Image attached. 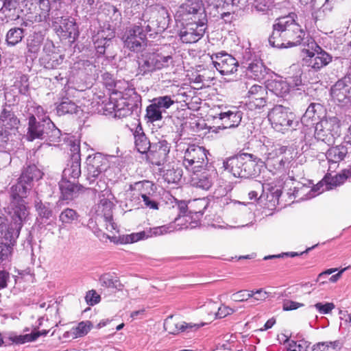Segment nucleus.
<instances>
[{
  "instance_id": "obj_59",
  "label": "nucleus",
  "mask_w": 351,
  "mask_h": 351,
  "mask_svg": "<svg viewBox=\"0 0 351 351\" xmlns=\"http://www.w3.org/2000/svg\"><path fill=\"white\" fill-rule=\"evenodd\" d=\"M14 133L3 130V128H0V148H5L8 141L11 139L12 136Z\"/></svg>"
},
{
  "instance_id": "obj_10",
  "label": "nucleus",
  "mask_w": 351,
  "mask_h": 351,
  "mask_svg": "<svg viewBox=\"0 0 351 351\" xmlns=\"http://www.w3.org/2000/svg\"><path fill=\"white\" fill-rule=\"evenodd\" d=\"M132 104L123 96L121 91H113L104 104V110L107 114H113L114 117L123 118L132 114Z\"/></svg>"
},
{
  "instance_id": "obj_16",
  "label": "nucleus",
  "mask_w": 351,
  "mask_h": 351,
  "mask_svg": "<svg viewBox=\"0 0 351 351\" xmlns=\"http://www.w3.org/2000/svg\"><path fill=\"white\" fill-rule=\"evenodd\" d=\"M87 178L90 182H93L99 175L106 171L109 167V163L104 156L101 154H95L93 157L87 158Z\"/></svg>"
},
{
  "instance_id": "obj_35",
  "label": "nucleus",
  "mask_w": 351,
  "mask_h": 351,
  "mask_svg": "<svg viewBox=\"0 0 351 351\" xmlns=\"http://www.w3.org/2000/svg\"><path fill=\"white\" fill-rule=\"evenodd\" d=\"M177 209L179 210L178 217L174 220V223H177V226H182L183 228H188L191 223L187 224L192 217L187 215L189 213V203L180 202L178 204Z\"/></svg>"
},
{
  "instance_id": "obj_29",
  "label": "nucleus",
  "mask_w": 351,
  "mask_h": 351,
  "mask_svg": "<svg viewBox=\"0 0 351 351\" xmlns=\"http://www.w3.org/2000/svg\"><path fill=\"white\" fill-rule=\"evenodd\" d=\"M155 12H157L155 15L156 21L157 22V29L155 31V34L163 32L167 27L169 23V15L167 10L161 5H155Z\"/></svg>"
},
{
  "instance_id": "obj_42",
  "label": "nucleus",
  "mask_w": 351,
  "mask_h": 351,
  "mask_svg": "<svg viewBox=\"0 0 351 351\" xmlns=\"http://www.w3.org/2000/svg\"><path fill=\"white\" fill-rule=\"evenodd\" d=\"M208 202L204 199H195L189 202V213L194 214L196 218L202 215L204 210L206 208Z\"/></svg>"
},
{
  "instance_id": "obj_40",
  "label": "nucleus",
  "mask_w": 351,
  "mask_h": 351,
  "mask_svg": "<svg viewBox=\"0 0 351 351\" xmlns=\"http://www.w3.org/2000/svg\"><path fill=\"white\" fill-rule=\"evenodd\" d=\"M80 110V107L69 99H64L57 106V113L59 115L73 113L77 114Z\"/></svg>"
},
{
  "instance_id": "obj_14",
  "label": "nucleus",
  "mask_w": 351,
  "mask_h": 351,
  "mask_svg": "<svg viewBox=\"0 0 351 351\" xmlns=\"http://www.w3.org/2000/svg\"><path fill=\"white\" fill-rule=\"evenodd\" d=\"M124 46L133 51H139L145 45V34L139 26L128 29L123 37Z\"/></svg>"
},
{
  "instance_id": "obj_39",
  "label": "nucleus",
  "mask_w": 351,
  "mask_h": 351,
  "mask_svg": "<svg viewBox=\"0 0 351 351\" xmlns=\"http://www.w3.org/2000/svg\"><path fill=\"white\" fill-rule=\"evenodd\" d=\"M194 173L191 178V184L197 188L202 189L204 190H208L213 184V181L206 172L200 175Z\"/></svg>"
},
{
  "instance_id": "obj_22",
  "label": "nucleus",
  "mask_w": 351,
  "mask_h": 351,
  "mask_svg": "<svg viewBox=\"0 0 351 351\" xmlns=\"http://www.w3.org/2000/svg\"><path fill=\"white\" fill-rule=\"evenodd\" d=\"M336 0H312V16L315 20L324 17L330 12Z\"/></svg>"
},
{
  "instance_id": "obj_38",
  "label": "nucleus",
  "mask_w": 351,
  "mask_h": 351,
  "mask_svg": "<svg viewBox=\"0 0 351 351\" xmlns=\"http://www.w3.org/2000/svg\"><path fill=\"white\" fill-rule=\"evenodd\" d=\"M152 228L151 227L145 228L139 232H134L123 236L122 242L124 243H133L139 241L145 240L152 237Z\"/></svg>"
},
{
  "instance_id": "obj_45",
  "label": "nucleus",
  "mask_w": 351,
  "mask_h": 351,
  "mask_svg": "<svg viewBox=\"0 0 351 351\" xmlns=\"http://www.w3.org/2000/svg\"><path fill=\"white\" fill-rule=\"evenodd\" d=\"M23 36V29L19 27H14L8 32L6 35V41L9 45L14 46L21 41Z\"/></svg>"
},
{
  "instance_id": "obj_43",
  "label": "nucleus",
  "mask_w": 351,
  "mask_h": 351,
  "mask_svg": "<svg viewBox=\"0 0 351 351\" xmlns=\"http://www.w3.org/2000/svg\"><path fill=\"white\" fill-rule=\"evenodd\" d=\"M99 282L102 287L121 290L123 285L117 277L110 274H104L99 278Z\"/></svg>"
},
{
  "instance_id": "obj_23",
  "label": "nucleus",
  "mask_w": 351,
  "mask_h": 351,
  "mask_svg": "<svg viewBox=\"0 0 351 351\" xmlns=\"http://www.w3.org/2000/svg\"><path fill=\"white\" fill-rule=\"evenodd\" d=\"M59 187L64 199H72L77 197L81 190V186L74 181L63 178L59 182Z\"/></svg>"
},
{
  "instance_id": "obj_50",
  "label": "nucleus",
  "mask_w": 351,
  "mask_h": 351,
  "mask_svg": "<svg viewBox=\"0 0 351 351\" xmlns=\"http://www.w3.org/2000/svg\"><path fill=\"white\" fill-rule=\"evenodd\" d=\"M177 223H171L167 225L159 226L158 227H155V236L157 235H163L165 234L173 232L175 230L182 229V226L177 227Z\"/></svg>"
},
{
  "instance_id": "obj_49",
  "label": "nucleus",
  "mask_w": 351,
  "mask_h": 351,
  "mask_svg": "<svg viewBox=\"0 0 351 351\" xmlns=\"http://www.w3.org/2000/svg\"><path fill=\"white\" fill-rule=\"evenodd\" d=\"M77 214L75 210L66 208L64 210L60 215V221H61L64 223H71L73 221L77 219Z\"/></svg>"
},
{
  "instance_id": "obj_34",
  "label": "nucleus",
  "mask_w": 351,
  "mask_h": 351,
  "mask_svg": "<svg viewBox=\"0 0 351 351\" xmlns=\"http://www.w3.org/2000/svg\"><path fill=\"white\" fill-rule=\"evenodd\" d=\"M134 136L137 150L141 154L147 153L150 149L151 143L143 132L141 127L138 126L136 128L134 133Z\"/></svg>"
},
{
  "instance_id": "obj_3",
  "label": "nucleus",
  "mask_w": 351,
  "mask_h": 351,
  "mask_svg": "<svg viewBox=\"0 0 351 351\" xmlns=\"http://www.w3.org/2000/svg\"><path fill=\"white\" fill-rule=\"evenodd\" d=\"M263 146L266 152L263 155L264 164L273 175L284 174L291 167L292 162L297 152L291 148L279 144H274L269 138H265Z\"/></svg>"
},
{
  "instance_id": "obj_46",
  "label": "nucleus",
  "mask_w": 351,
  "mask_h": 351,
  "mask_svg": "<svg viewBox=\"0 0 351 351\" xmlns=\"http://www.w3.org/2000/svg\"><path fill=\"white\" fill-rule=\"evenodd\" d=\"M182 322H177L173 319L172 316L169 317L165 319L164 323V328L170 334H178L182 332Z\"/></svg>"
},
{
  "instance_id": "obj_7",
  "label": "nucleus",
  "mask_w": 351,
  "mask_h": 351,
  "mask_svg": "<svg viewBox=\"0 0 351 351\" xmlns=\"http://www.w3.org/2000/svg\"><path fill=\"white\" fill-rule=\"evenodd\" d=\"M340 134V121L337 117H325L316 123L315 138L324 142L328 145L334 144Z\"/></svg>"
},
{
  "instance_id": "obj_9",
  "label": "nucleus",
  "mask_w": 351,
  "mask_h": 351,
  "mask_svg": "<svg viewBox=\"0 0 351 351\" xmlns=\"http://www.w3.org/2000/svg\"><path fill=\"white\" fill-rule=\"evenodd\" d=\"M307 47L308 49H304V51L306 53L304 62L307 66L315 71H318L331 62L332 57L324 51L313 39H308Z\"/></svg>"
},
{
  "instance_id": "obj_12",
  "label": "nucleus",
  "mask_w": 351,
  "mask_h": 351,
  "mask_svg": "<svg viewBox=\"0 0 351 351\" xmlns=\"http://www.w3.org/2000/svg\"><path fill=\"white\" fill-rule=\"evenodd\" d=\"M214 67L223 75H230L237 71L238 61L230 54L224 51L210 56Z\"/></svg>"
},
{
  "instance_id": "obj_27",
  "label": "nucleus",
  "mask_w": 351,
  "mask_h": 351,
  "mask_svg": "<svg viewBox=\"0 0 351 351\" xmlns=\"http://www.w3.org/2000/svg\"><path fill=\"white\" fill-rule=\"evenodd\" d=\"M0 123L3 130H9L14 134L19 121L13 112L4 108L0 114Z\"/></svg>"
},
{
  "instance_id": "obj_5",
  "label": "nucleus",
  "mask_w": 351,
  "mask_h": 351,
  "mask_svg": "<svg viewBox=\"0 0 351 351\" xmlns=\"http://www.w3.org/2000/svg\"><path fill=\"white\" fill-rule=\"evenodd\" d=\"M60 135V130L56 127L49 117L42 118V121H37L34 115L29 117L27 134L28 141H32L36 138L45 139L50 144L56 142Z\"/></svg>"
},
{
  "instance_id": "obj_6",
  "label": "nucleus",
  "mask_w": 351,
  "mask_h": 351,
  "mask_svg": "<svg viewBox=\"0 0 351 351\" xmlns=\"http://www.w3.org/2000/svg\"><path fill=\"white\" fill-rule=\"evenodd\" d=\"M268 119L272 128L282 133L295 130L298 125L295 115L281 105L274 106L269 111Z\"/></svg>"
},
{
  "instance_id": "obj_44",
  "label": "nucleus",
  "mask_w": 351,
  "mask_h": 351,
  "mask_svg": "<svg viewBox=\"0 0 351 351\" xmlns=\"http://www.w3.org/2000/svg\"><path fill=\"white\" fill-rule=\"evenodd\" d=\"M349 177V175L347 174L346 170L343 171L342 174H337L333 177H328L327 176L324 177V182L326 183V189L327 190L332 189L335 187L340 186L346 180V179Z\"/></svg>"
},
{
  "instance_id": "obj_1",
  "label": "nucleus",
  "mask_w": 351,
  "mask_h": 351,
  "mask_svg": "<svg viewBox=\"0 0 351 351\" xmlns=\"http://www.w3.org/2000/svg\"><path fill=\"white\" fill-rule=\"evenodd\" d=\"M29 172L34 173V178H42L43 176V173L36 165H29L23 171L18 182L11 187V210L9 213L11 221L15 226V230L12 232L11 236H9L10 238H16L20 234L23 223L26 221L29 215L27 207L23 200V198L27 197V191L32 189L31 186L25 182L29 180L28 179H30L28 175Z\"/></svg>"
},
{
  "instance_id": "obj_47",
  "label": "nucleus",
  "mask_w": 351,
  "mask_h": 351,
  "mask_svg": "<svg viewBox=\"0 0 351 351\" xmlns=\"http://www.w3.org/2000/svg\"><path fill=\"white\" fill-rule=\"evenodd\" d=\"M171 65H173V59L171 56L155 53V70L167 68Z\"/></svg>"
},
{
  "instance_id": "obj_55",
  "label": "nucleus",
  "mask_w": 351,
  "mask_h": 351,
  "mask_svg": "<svg viewBox=\"0 0 351 351\" xmlns=\"http://www.w3.org/2000/svg\"><path fill=\"white\" fill-rule=\"evenodd\" d=\"M81 173L80 165L79 163H73L70 168L66 169L63 171L64 178L71 176L73 180L77 178Z\"/></svg>"
},
{
  "instance_id": "obj_20",
  "label": "nucleus",
  "mask_w": 351,
  "mask_h": 351,
  "mask_svg": "<svg viewBox=\"0 0 351 351\" xmlns=\"http://www.w3.org/2000/svg\"><path fill=\"white\" fill-rule=\"evenodd\" d=\"M169 151L170 147L166 141H160L155 143V166L157 167V169L155 168V171L162 172L161 166L169 162Z\"/></svg>"
},
{
  "instance_id": "obj_19",
  "label": "nucleus",
  "mask_w": 351,
  "mask_h": 351,
  "mask_svg": "<svg viewBox=\"0 0 351 351\" xmlns=\"http://www.w3.org/2000/svg\"><path fill=\"white\" fill-rule=\"evenodd\" d=\"M114 37V32L110 28L101 29L93 37V43L97 52L100 54H104L105 49L108 47L111 40Z\"/></svg>"
},
{
  "instance_id": "obj_37",
  "label": "nucleus",
  "mask_w": 351,
  "mask_h": 351,
  "mask_svg": "<svg viewBox=\"0 0 351 351\" xmlns=\"http://www.w3.org/2000/svg\"><path fill=\"white\" fill-rule=\"evenodd\" d=\"M53 26L57 32L71 35L75 31V24L69 18L57 17L53 21Z\"/></svg>"
},
{
  "instance_id": "obj_51",
  "label": "nucleus",
  "mask_w": 351,
  "mask_h": 351,
  "mask_svg": "<svg viewBox=\"0 0 351 351\" xmlns=\"http://www.w3.org/2000/svg\"><path fill=\"white\" fill-rule=\"evenodd\" d=\"M206 9L209 10L210 14L217 12L219 10H223L225 7V0H206Z\"/></svg>"
},
{
  "instance_id": "obj_31",
  "label": "nucleus",
  "mask_w": 351,
  "mask_h": 351,
  "mask_svg": "<svg viewBox=\"0 0 351 351\" xmlns=\"http://www.w3.org/2000/svg\"><path fill=\"white\" fill-rule=\"evenodd\" d=\"M204 10L202 0H186L179 8L178 13H179L180 16H184L188 14H197Z\"/></svg>"
},
{
  "instance_id": "obj_48",
  "label": "nucleus",
  "mask_w": 351,
  "mask_h": 351,
  "mask_svg": "<svg viewBox=\"0 0 351 351\" xmlns=\"http://www.w3.org/2000/svg\"><path fill=\"white\" fill-rule=\"evenodd\" d=\"M285 342L288 343L287 351H306L308 343L304 340L295 341L286 338Z\"/></svg>"
},
{
  "instance_id": "obj_13",
  "label": "nucleus",
  "mask_w": 351,
  "mask_h": 351,
  "mask_svg": "<svg viewBox=\"0 0 351 351\" xmlns=\"http://www.w3.org/2000/svg\"><path fill=\"white\" fill-rule=\"evenodd\" d=\"M330 95L335 102L346 105L351 103V74L339 80L331 88Z\"/></svg>"
},
{
  "instance_id": "obj_61",
  "label": "nucleus",
  "mask_w": 351,
  "mask_h": 351,
  "mask_svg": "<svg viewBox=\"0 0 351 351\" xmlns=\"http://www.w3.org/2000/svg\"><path fill=\"white\" fill-rule=\"evenodd\" d=\"M253 6L259 12H265L272 3L271 0H254Z\"/></svg>"
},
{
  "instance_id": "obj_21",
  "label": "nucleus",
  "mask_w": 351,
  "mask_h": 351,
  "mask_svg": "<svg viewBox=\"0 0 351 351\" xmlns=\"http://www.w3.org/2000/svg\"><path fill=\"white\" fill-rule=\"evenodd\" d=\"M161 167L162 168V172L156 171L155 173H157L165 182L177 183L180 180L182 175V170L178 168L176 169L171 162L162 165ZM160 179V178H158V181Z\"/></svg>"
},
{
  "instance_id": "obj_58",
  "label": "nucleus",
  "mask_w": 351,
  "mask_h": 351,
  "mask_svg": "<svg viewBox=\"0 0 351 351\" xmlns=\"http://www.w3.org/2000/svg\"><path fill=\"white\" fill-rule=\"evenodd\" d=\"M312 351H337L335 343H319L315 345Z\"/></svg>"
},
{
  "instance_id": "obj_63",
  "label": "nucleus",
  "mask_w": 351,
  "mask_h": 351,
  "mask_svg": "<svg viewBox=\"0 0 351 351\" xmlns=\"http://www.w3.org/2000/svg\"><path fill=\"white\" fill-rule=\"evenodd\" d=\"M234 313V310L226 306H221L218 308L217 312H215L214 315L217 318H223L226 316Z\"/></svg>"
},
{
  "instance_id": "obj_56",
  "label": "nucleus",
  "mask_w": 351,
  "mask_h": 351,
  "mask_svg": "<svg viewBox=\"0 0 351 351\" xmlns=\"http://www.w3.org/2000/svg\"><path fill=\"white\" fill-rule=\"evenodd\" d=\"M35 207L40 217L49 219L51 215V211L45 205L43 204L40 201H35Z\"/></svg>"
},
{
  "instance_id": "obj_32",
  "label": "nucleus",
  "mask_w": 351,
  "mask_h": 351,
  "mask_svg": "<svg viewBox=\"0 0 351 351\" xmlns=\"http://www.w3.org/2000/svg\"><path fill=\"white\" fill-rule=\"evenodd\" d=\"M50 10L51 6L49 0H39L35 15L29 20L32 23L45 22L49 19Z\"/></svg>"
},
{
  "instance_id": "obj_18",
  "label": "nucleus",
  "mask_w": 351,
  "mask_h": 351,
  "mask_svg": "<svg viewBox=\"0 0 351 351\" xmlns=\"http://www.w3.org/2000/svg\"><path fill=\"white\" fill-rule=\"evenodd\" d=\"M243 112L236 106H232L230 109L221 112L218 118L221 122L223 129L235 128L241 121Z\"/></svg>"
},
{
  "instance_id": "obj_25",
  "label": "nucleus",
  "mask_w": 351,
  "mask_h": 351,
  "mask_svg": "<svg viewBox=\"0 0 351 351\" xmlns=\"http://www.w3.org/2000/svg\"><path fill=\"white\" fill-rule=\"evenodd\" d=\"M93 328V324L89 321H82L69 330L65 332L63 337L68 339L80 338L86 335Z\"/></svg>"
},
{
  "instance_id": "obj_54",
  "label": "nucleus",
  "mask_w": 351,
  "mask_h": 351,
  "mask_svg": "<svg viewBox=\"0 0 351 351\" xmlns=\"http://www.w3.org/2000/svg\"><path fill=\"white\" fill-rule=\"evenodd\" d=\"M254 296V293H252V291H246L241 290L237 293H233L231 295V299L235 302H244L247 301L248 299L252 298Z\"/></svg>"
},
{
  "instance_id": "obj_8",
  "label": "nucleus",
  "mask_w": 351,
  "mask_h": 351,
  "mask_svg": "<svg viewBox=\"0 0 351 351\" xmlns=\"http://www.w3.org/2000/svg\"><path fill=\"white\" fill-rule=\"evenodd\" d=\"M207 162V150L203 147L191 145L184 152L182 165L189 172L199 171Z\"/></svg>"
},
{
  "instance_id": "obj_11",
  "label": "nucleus",
  "mask_w": 351,
  "mask_h": 351,
  "mask_svg": "<svg viewBox=\"0 0 351 351\" xmlns=\"http://www.w3.org/2000/svg\"><path fill=\"white\" fill-rule=\"evenodd\" d=\"M7 221L4 214L0 210V261L7 258L11 254L12 246L19 236L18 234L16 238H10L9 236L15 230V226L12 221L8 226Z\"/></svg>"
},
{
  "instance_id": "obj_15",
  "label": "nucleus",
  "mask_w": 351,
  "mask_h": 351,
  "mask_svg": "<svg viewBox=\"0 0 351 351\" xmlns=\"http://www.w3.org/2000/svg\"><path fill=\"white\" fill-rule=\"evenodd\" d=\"M267 87L254 84L247 92L246 106L249 110L260 109L266 104Z\"/></svg>"
},
{
  "instance_id": "obj_24",
  "label": "nucleus",
  "mask_w": 351,
  "mask_h": 351,
  "mask_svg": "<svg viewBox=\"0 0 351 351\" xmlns=\"http://www.w3.org/2000/svg\"><path fill=\"white\" fill-rule=\"evenodd\" d=\"M348 154V149L344 145H339L331 147L328 149L326 154L330 165L329 168H335L336 164L343 160Z\"/></svg>"
},
{
  "instance_id": "obj_52",
  "label": "nucleus",
  "mask_w": 351,
  "mask_h": 351,
  "mask_svg": "<svg viewBox=\"0 0 351 351\" xmlns=\"http://www.w3.org/2000/svg\"><path fill=\"white\" fill-rule=\"evenodd\" d=\"M325 190H327L326 189V183L324 182V178L318 182L315 186H314L308 193L306 195V197H305L306 199L313 198L317 195L322 193Z\"/></svg>"
},
{
  "instance_id": "obj_41",
  "label": "nucleus",
  "mask_w": 351,
  "mask_h": 351,
  "mask_svg": "<svg viewBox=\"0 0 351 351\" xmlns=\"http://www.w3.org/2000/svg\"><path fill=\"white\" fill-rule=\"evenodd\" d=\"M248 74L256 80L263 79L266 73L265 68L263 63L258 60H254L248 64Z\"/></svg>"
},
{
  "instance_id": "obj_17",
  "label": "nucleus",
  "mask_w": 351,
  "mask_h": 351,
  "mask_svg": "<svg viewBox=\"0 0 351 351\" xmlns=\"http://www.w3.org/2000/svg\"><path fill=\"white\" fill-rule=\"evenodd\" d=\"M205 27L203 23H193L188 24L180 32V37L183 43H194L198 41L204 35Z\"/></svg>"
},
{
  "instance_id": "obj_28",
  "label": "nucleus",
  "mask_w": 351,
  "mask_h": 351,
  "mask_svg": "<svg viewBox=\"0 0 351 351\" xmlns=\"http://www.w3.org/2000/svg\"><path fill=\"white\" fill-rule=\"evenodd\" d=\"M324 106L319 104L312 103L307 108L304 114L302 117V122L308 125L310 122L318 120L324 113Z\"/></svg>"
},
{
  "instance_id": "obj_36",
  "label": "nucleus",
  "mask_w": 351,
  "mask_h": 351,
  "mask_svg": "<svg viewBox=\"0 0 351 351\" xmlns=\"http://www.w3.org/2000/svg\"><path fill=\"white\" fill-rule=\"evenodd\" d=\"M112 207L113 204L110 200L102 198L95 207V213L97 216L104 217L106 221H110Z\"/></svg>"
},
{
  "instance_id": "obj_62",
  "label": "nucleus",
  "mask_w": 351,
  "mask_h": 351,
  "mask_svg": "<svg viewBox=\"0 0 351 351\" xmlns=\"http://www.w3.org/2000/svg\"><path fill=\"white\" fill-rule=\"evenodd\" d=\"M252 293H254L252 298L260 302L265 301L269 295V293L263 289H259L256 291L252 290Z\"/></svg>"
},
{
  "instance_id": "obj_57",
  "label": "nucleus",
  "mask_w": 351,
  "mask_h": 351,
  "mask_svg": "<svg viewBox=\"0 0 351 351\" xmlns=\"http://www.w3.org/2000/svg\"><path fill=\"white\" fill-rule=\"evenodd\" d=\"M314 306L319 313L324 315L328 314L335 308V306L332 302H326L325 304L317 302L314 305Z\"/></svg>"
},
{
  "instance_id": "obj_64",
  "label": "nucleus",
  "mask_w": 351,
  "mask_h": 351,
  "mask_svg": "<svg viewBox=\"0 0 351 351\" xmlns=\"http://www.w3.org/2000/svg\"><path fill=\"white\" fill-rule=\"evenodd\" d=\"M86 302L90 305H94L99 302V295L97 293L92 290L89 291L85 297Z\"/></svg>"
},
{
  "instance_id": "obj_60",
  "label": "nucleus",
  "mask_w": 351,
  "mask_h": 351,
  "mask_svg": "<svg viewBox=\"0 0 351 351\" xmlns=\"http://www.w3.org/2000/svg\"><path fill=\"white\" fill-rule=\"evenodd\" d=\"M304 304L292 301L290 300H285L282 303V309L285 311L296 310L299 308L303 307Z\"/></svg>"
},
{
  "instance_id": "obj_53",
  "label": "nucleus",
  "mask_w": 351,
  "mask_h": 351,
  "mask_svg": "<svg viewBox=\"0 0 351 351\" xmlns=\"http://www.w3.org/2000/svg\"><path fill=\"white\" fill-rule=\"evenodd\" d=\"M139 68L143 73L152 71L154 60L149 58L147 59L144 55L139 59Z\"/></svg>"
},
{
  "instance_id": "obj_30",
  "label": "nucleus",
  "mask_w": 351,
  "mask_h": 351,
  "mask_svg": "<svg viewBox=\"0 0 351 351\" xmlns=\"http://www.w3.org/2000/svg\"><path fill=\"white\" fill-rule=\"evenodd\" d=\"M49 330H43L41 331H36L34 330L30 333L24 335H14L12 334L9 337V339L16 344H24L25 343L32 342L36 341L39 337L46 335Z\"/></svg>"
},
{
  "instance_id": "obj_4",
  "label": "nucleus",
  "mask_w": 351,
  "mask_h": 351,
  "mask_svg": "<svg viewBox=\"0 0 351 351\" xmlns=\"http://www.w3.org/2000/svg\"><path fill=\"white\" fill-rule=\"evenodd\" d=\"M262 160L251 154L243 153L223 162V167L234 177L248 178L260 173Z\"/></svg>"
},
{
  "instance_id": "obj_2",
  "label": "nucleus",
  "mask_w": 351,
  "mask_h": 351,
  "mask_svg": "<svg viewBox=\"0 0 351 351\" xmlns=\"http://www.w3.org/2000/svg\"><path fill=\"white\" fill-rule=\"evenodd\" d=\"M297 15L291 13L275 21L273 31L269 37V43L278 49L295 47L302 44L307 46L308 39L306 32L296 22Z\"/></svg>"
},
{
  "instance_id": "obj_26",
  "label": "nucleus",
  "mask_w": 351,
  "mask_h": 351,
  "mask_svg": "<svg viewBox=\"0 0 351 351\" xmlns=\"http://www.w3.org/2000/svg\"><path fill=\"white\" fill-rule=\"evenodd\" d=\"M175 101L170 96L165 95L155 98V121L162 119V114H167L169 109Z\"/></svg>"
},
{
  "instance_id": "obj_33",
  "label": "nucleus",
  "mask_w": 351,
  "mask_h": 351,
  "mask_svg": "<svg viewBox=\"0 0 351 351\" xmlns=\"http://www.w3.org/2000/svg\"><path fill=\"white\" fill-rule=\"evenodd\" d=\"M267 88L278 97H285L290 91V84L287 80H274L270 81Z\"/></svg>"
}]
</instances>
